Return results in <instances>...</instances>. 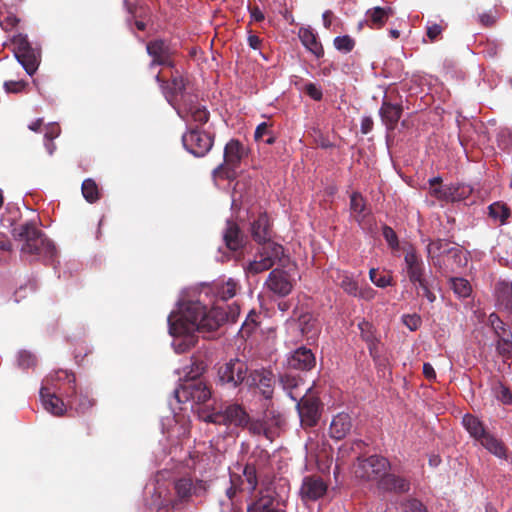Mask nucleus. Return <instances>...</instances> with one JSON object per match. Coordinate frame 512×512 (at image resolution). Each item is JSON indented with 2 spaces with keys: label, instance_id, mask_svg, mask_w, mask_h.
Segmentation results:
<instances>
[{
  "label": "nucleus",
  "instance_id": "nucleus-1",
  "mask_svg": "<svg viewBox=\"0 0 512 512\" xmlns=\"http://www.w3.org/2000/svg\"><path fill=\"white\" fill-rule=\"evenodd\" d=\"M234 319L223 307L214 306L209 311L200 300H180L177 310L168 317L169 333L176 353H184L197 342L195 335L216 330L224 321Z\"/></svg>",
  "mask_w": 512,
  "mask_h": 512
},
{
  "label": "nucleus",
  "instance_id": "nucleus-2",
  "mask_svg": "<svg viewBox=\"0 0 512 512\" xmlns=\"http://www.w3.org/2000/svg\"><path fill=\"white\" fill-rule=\"evenodd\" d=\"M388 468L389 462L386 458L374 455L358 461L355 475L369 481H377L379 487L386 491H408L409 483L401 477L388 473Z\"/></svg>",
  "mask_w": 512,
  "mask_h": 512
},
{
  "label": "nucleus",
  "instance_id": "nucleus-3",
  "mask_svg": "<svg viewBox=\"0 0 512 512\" xmlns=\"http://www.w3.org/2000/svg\"><path fill=\"white\" fill-rule=\"evenodd\" d=\"M13 236L21 242L20 250L24 257L52 258L55 254L54 244L32 222L15 227Z\"/></svg>",
  "mask_w": 512,
  "mask_h": 512
},
{
  "label": "nucleus",
  "instance_id": "nucleus-4",
  "mask_svg": "<svg viewBox=\"0 0 512 512\" xmlns=\"http://www.w3.org/2000/svg\"><path fill=\"white\" fill-rule=\"evenodd\" d=\"M202 369V367L197 365L195 368L192 367L189 372L184 371V376L187 379L174 391L177 401L180 403L190 402L192 409L194 403H205L211 396L208 387L200 380H196L201 374Z\"/></svg>",
  "mask_w": 512,
  "mask_h": 512
},
{
  "label": "nucleus",
  "instance_id": "nucleus-5",
  "mask_svg": "<svg viewBox=\"0 0 512 512\" xmlns=\"http://www.w3.org/2000/svg\"><path fill=\"white\" fill-rule=\"evenodd\" d=\"M260 245L261 247L254 256V259L244 267L248 275H256L269 270L280 261L284 255L283 247L273 241H268Z\"/></svg>",
  "mask_w": 512,
  "mask_h": 512
},
{
  "label": "nucleus",
  "instance_id": "nucleus-6",
  "mask_svg": "<svg viewBox=\"0 0 512 512\" xmlns=\"http://www.w3.org/2000/svg\"><path fill=\"white\" fill-rule=\"evenodd\" d=\"M199 417L206 421L215 424L245 426L248 424V415L239 405L228 406L225 411L217 413L199 414Z\"/></svg>",
  "mask_w": 512,
  "mask_h": 512
},
{
  "label": "nucleus",
  "instance_id": "nucleus-7",
  "mask_svg": "<svg viewBox=\"0 0 512 512\" xmlns=\"http://www.w3.org/2000/svg\"><path fill=\"white\" fill-rule=\"evenodd\" d=\"M427 256L431 258L434 265L438 263L436 259L445 256L447 260H454L457 266H462L466 263V258L461 249L446 240L432 241L427 245Z\"/></svg>",
  "mask_w": 512,
  "mask_h": 512
},
{
  "label": "nucleus",
  "instance_id": "nucleus-8",
  "mask_svg": "<svg viewBox=\"0 0 512 512\" xmlns=\"http://www.w3.org/2000/svg\"><path fill=\"white\" fill-rule=\"evenodd\" d=\"M247 365L239 359H231L218 369L219 382L229 385L232 388L237 387L246 380Z\"/></svg>",
  "mask_w": 512,
  "mask_h": 512
},
{
  "label": "nucleus",
  "instance_id": "nucleus-9",
  "mask_svg": "<svg viewBox=\"0 0 512 512\" xmlns=\"http://www.w3.org/2000/svg\"><path fill=\"white\" fill-rule=\"evenodd\" d=\"M402 271L413 285H423V280L426 279L425 265L421 256L413 247H409L405 251Z\"/></svg>",
  "mask_w": 512,
  "mask_h": 512
},
{
  "label": "nucleus",
  "instance_id": "nucleus-10",
  "mask_svg": "<svg viewBox=\"0 0 512 512\" xmlns=\"http://www.w3.org/2000/svg\"><path fill=\"white\" fill-rule=\"evenodd\" d=\"M185 149L196 157L204 156L212 147L211 136L199 130H190L182 137Z\"/></svg>",
  "mask_w": 512,
  "mask_h": 512
},
{
  "label": "nucleus",
  "instance_id": "nucleus-11",
  "mask_svg": "<svg viewBox=\"0 0 512 512\" xmlns=\"http://www.w3.org/2000/svg\"><path fill=\"white\" fill-rule=\"evenodd\" d=\"M230 479L232 487L227 490L229 498H232L237 489L253 492L257 486L256 469L252 465H246L243 469L242 475L231 473Z\"/></svg>",
  "mask_w": 512,
  "mask_h": 512
},
{
  "label": "nucleus",
  "instance_id": "nucleus-12",
  "mask_svg": "<svg viewBox=\"0 0 512 512\" xmlns=\"http://www.w3.org/2000/svg\"><path fill=\"white\" fill-rule=\"evenodd\" d=\"M327 492V484L318 476L304 477L299 495L303 502L316 501L322 498Z\"/></svg>",
  "mask_w": 512,
  "mask_h": 512
},
{
  "label": "nucleus",
  "instance_id": "nucleus-13",
  "mask_svg": "<svg viewBox=\"0 0 512 512\" xmlns=\"http://www.w3.org/2000/svg\"><path fill=\"white\" fill-rule=\"evenodd\" d=\"M249 387L257 388L265 398H270L273 393V375L270 371L261 369L250 373L246 379Z\"/></svg>",
  "mask_w": 512,
  "mask_h": 512
},
{
  "label": "nucleus",
  "instance_id": "nucleus-14",
  "mask_svg": "<svg viewBox=\"0 0 512 512\" xmlns=\"http://www.w3.org/2000/svg\"><path fill=\"white\" fill-rule=\"evenodd\" d=\"M147 53L152 57L151 67L153 65L172 66L171 56L173 51L163 40H154L147 44Z\"/></svg>",
  "mask_w": 512,
  "mask_h": 512
},
{
  "label": "nucleus",
  "instance_id": "nucleus-15",
  "mask_svg": "<svg viewBox=\"0 0 512 512\" xmlns=\"http://www.w3.org/2000/svg\"><path fill=\"white\" fill-rule=\"evenodd\" d=\"M273 493L270 487L262 489L260 497L248 506L247 512H284L279 500L274 498Z\"/></svg>",
  "mask_w": 512,
  "mask_h": 512
},
{
  "label": "nucleus",
  "instance_id": "nucleus-16",
  "mask_svg": "<svg viewBox=\"0 0 512 512\" xmlns=\"http://www.w3.org/2000/svg\"><path fill=\"white\" fill-rule=\"evenodd\" d=\"M176 110L178 115L188 124L193 122L204 124L209 117L207 110L193 100L184 103L181 107H177Z\"/></svg>",
  "mask_w": 512,
  "mask_h": 512
},
{
  "label": "nucleus",
  "instance_id": "nucleus-17",
  "mask_svg": "<svg viewBox=\"0 0 512 512\" xmlns=\"http://www.w3.org/2000/svg\"><path fill=\"white\" fill-rule=\"evenodd\" d=\"M266 285L270 291L279 296L288 295L293 287L287 273L279 269H274L270 272Z\"/></svg>",
  "mask_w": 512,
  "mask_h": 512
},
{
  "label": "nucleus",
  "instance_id": "nucleus-18",
  "mask_svg": "<svg viewBox=\"0 0 512 512\" xmlns=\"http://www.w3.org/2000/svg\"><path fill=\"white\" fill-rule=\"evenodd\" d=\"M297 409L302 423L313 426L318 419L319 405L314 397L303 396L297 403Z\"/></svg>",
  "mask_w": 512,
  "mask_h": 512
},
{
  "label": "nucleus",
  "instance_id": "nucleus-19",
  "mask_svg": "<svg viewBox=\"0 0 512 512\" xmlns=\"http://www.w3.org/2000/svg\"><path fill=\"white\" fill-rule=\"evenodd\" d=\"M288 366L299 370H309L315 365V356L310 349L300 347L287 358Z\"/></svg>",
  "mask_w": 512,
  "mask_h": 512
},
{
  "label": "nucleus",
  "instance_id": "nucleus-20",
  "mask_svg": "<svg viewBox=\"0 0 512 512\" xmlns=\"http://www.w3.org/2000/svg\"><path fill=\"white\" fill-rule=\"evenodd\" d=\"M40 398L45 410L55 416H61L64 414L66 410L64 402L54 393H51L48 388H41Z\"/></svg>",
  "mask_w": 512,
  "mask_h": 512
},
{
  "label": "nucleus",
  "instance_id": "nucleus-21",
  "mask_svg": "<svg viewBox=\"0 0 512 512\" xmlns=\"http://www.w3.org/2000/svg\"><path fill=\"white\" fill-rule=\"evenodd\" d=\"M494 296L500 307L512 311V280H500L494 288Z\"/></svg>",
  "mask_w": 512,
  "mask_h": 512
},
{
  "label": "nucleus",
  "instance_id": "nucleus-22",
  "mask_svg": "<svg viewBox=\"0 0 512 512\" xmlns=\"http://www.w3.org/2000/svg\"><path fill=\"white\" fill-rule=\"evenodd\" d=\"M380 116L382 122L385 124L388 130L394 129L396 124L398 123L401 114L402 107L398 104H392L384 101L380 108Z\"/></svg>",
  "mask_w": 512,
  "mask_h": 512
},
{
  "label": "nucleus",
  "instance_id": "nucleus-23",
  "mask_svg": "<svg viewBox=\"0 0 512 512\" xmlns=\"http://www.w3.org/2000/svg\"><path fill=\"white\" fill-rule=\"evenodd\" d=\"M478 443L497 458L506 459L507 449L505 445L500 439L496 438L488 431L479 439Z\"/></svg>",
  "mask_w": 512,
  "mask_h": 512
},
{
  "label": "nucleus",
  "instance_id": "nucleus-24",
  "mask_svg": "<svg viewBox=\"0 0 512 512\" xmlns=\"http://www.w3.org/2000/svg\"><path fill=\"white\" fill-rule=\"evenodd\" d=\"M351 418L346 413L337 414L330 425V435L335 439L344 438L351 430Z\"/></svg>",
  "mask_w": 512,
  "mask_h": 512
},
{
  "label": "nucleus",
  "instance_id": "nucleus-25",
  "mask_svg": "<svg viewBox=\"0 0 512 512\" xmlns=\"http://www.w3.org/2000/svg\"><path fill=\"white\" fill-rule=\"evenodd\" d=\"M251 233L259 244L267 243L270 240L269 220L266 214H260L251 225Z\"/></svg>",
  "mask_w": 512,
  "mask_h": 512
},
{
  "label": "nucleus",
  "instance_id": "nucleus-26",
  "mask_svg": "<svg viewBox=\"0 0 512 512\" xmlns=\"http://www.w3.org/2000/svg\"><path fill=\"white\" fill-rule=\"evenodd\" d=\"M175 489L178 496L184 499L192 494L200 495L206 490V483L203 481L193 483L191 479L183 478L176 482Z\"/></svg>",
  "mask_w": 512,
  "mask_h": 512
},
{
  "label": "nucleus",
  "instance_id": "nucleus-27",
  "mask_svg": "<svg viewBox=\"0 0 512 512\" xmlns=\"http://www.w3.org/2000/svg\"><path fill=\"white\" fill-rule=\"evenodd\" d=\"M393 14L391 7H374L366 12V23L371 28H381Z\"/></svg>",
  "mask_w": 512,
  "mask_h": 512
},
{
  "label": "nucleus",
  "instance_id": "nucleus-28",
  "mask_svg": "<svg viewBox=\"0 0 512 512\" xmlns=\"http://www.w3.org/2000/svg\"><path fill=\"white\" fill-rule=\"evenodd\" d=\"M330 276L346 293L351 296H357L358 284L347 272L335 270L331 271Z\"/></svg>",
  "mask_w": 512,
  "mask_h": 512
},
{
  "label": "nucleus",
  "instance_id": "nucleus-29",
  "mask_svg": "<svg viewBox=\"0 0 512 512\" xmlns=\"http://www.w3.org/2000/svg\"><path fill=\"white\" fill-rule=\"evenodd\" d=\"M242 145L237 140H230L224 149V164L226 166H235L242 158Z\"/></svg>",
  "mask_w": 512,
  "mask_h": 512
},
{
  "label": "nucleus",
  "instance_id": "nucleus-30",
  "mask_svg": "<svg viewBox=\"0 0 512 512\" xmlns=\"http://www.w3.org/2000/svg\"><path fill=\"white\" fill-rule=\"evenodd\" d=\"M350 210L353 218L359 223L365 220L369 211L363 197L359 193H353L350 198Z\"/></svg>",
  "mask_w": 512,
  "mask_h": 512
},
{
  "label": "nucleus",
  "instance_id": "nucleus-31",
  "mask_svg": "<svg viewBox=\"0 0 512 512\" xmlns=\"http://www.w3.org/2000/svg\"><path fill=\"white\" fill-rule=\"evenodd\" d=\"M212 289L219 299L226 301L236 295L238 283L229 278L226 282L214 283Z\"/></svg>",
  "mask_w": 512,
  "mask_h": 512
},
{
  "label": "nucleus",
  "instance_id": "nucleus-32",
  "mask_svg": "<svg viewBox=\"0 0 512 512\" xmlns=\"http://www.w3.org/2000/svg\"><path fill=\"white\" fill-rule=\"evenodd\" d=\"M462 423L467 432L470 434V436L474 438L477 442L487 432L483 423L473 415H465L463 417Z\"/></svg>",
  "mask_w": 512,
  "mask_h": 512
},
{
  "label": "nucleus",
  "instance_id": "nucleus-33",
  "mask_svg": "<svg viewBox=\"0 0 512 512\" xmlns=\"http://www.w3.org/2000/svg\"><path fill=\"white\" fill-rule=\"evenodd\" d=\"M224 241L226 246L233 251L238 250L242 246V237L236 224L227 222L224 232Z\"/></svg>",
  "mask_w": 512,
  "mask_h": 512
},
{
  "label": "nucleus",
  "instance_id": "nucleus-34",
  "mask_svg": "<svg viewBox=\"0 0 512 512\" xmlns=\"http://www.w3.org/2000/svg\"><path fill=\"white\" fill-rule=\"evenodd\" d=\"M299 37L303 45L317 57L323 54L321 44L317 41L315 34L310 29H300Z\"/></svg>",
  "mask_w": 512,
  "mask_h": 512
},
{
  "label": "nucleus",
  "instance_id": "nucleus-35",
  "mask_svg": "<svg viewBox=\"0 0 512 512\" xmlns=\"http://www.w3.org/2000/svg\"><path fill=\"white\" fill-rule=\"evenodd\" d=\"M156 80L160 83L162 91L167 99V101L174 106L173 97L176 96L184 89V83L181 78H173L170 85L164 86V82L161 80L160 75H156Z\"/></svg>",
  "mask_w": 512,
  "mask_h": 512
},
{
  "label": "nucleus",
  "instance_id": "nucleus-36",
  "mask_svg": "<svg viewBox=\"0 0 512 512\" xmlns=\"http://www.w3.org/2000/svg\"><path fill=\"white\" fill-rule=\"evenodd\" d=\"M300 329L308 340L315 339L319 333L317 322L310 315H303L299 320Z\"/></svg>",
  "mask_w": 512,
  "mask_h": 512
},
{
  "label": "nucleus",
  "instance_id": "nucleus-37",
  "mask_svg": "<svg viewBox=\"0 0 512 512\" xmlns=\"http://www.w3.org/2000/svg\"><path fill=\"white\" fill-rule=\"evenodd\" d=\"M489 216L500 224H505L511 217V210L505 204L495 202L489 206Z\"/></svg>",
  "mask_w": 512,
  "mask_h": 512
},
{
  "label": "nucleus",
  "instance_id": "nucleus-38",
  "mask_svg": "<svg viewBox=\"0 0 512 512\" xmlns=\"http://www.w3.org/2000/svg\"><path fill=\"white\" fill-rule=\"evenodd\" d=\"M471 191L472 189L464 184L449 185L447 201H462L470 195Z\"/></svg>",
  "mask_w": 512,
  "mask_h": 512
},
{
  "label": "nucleus",
  "instance_id": "nucleus-39",
  "mask_svg": "<svg viewBox=\"0 0 512 512\" xmlns=\"http://www.w3.org/2000/svg\"><path fill=\"white\" fill-rule=\"evenodd\" d=\"M280 384L282 385L283 389L287 391L288 396L294 400L297 401L299 395L294 392L295 389L298 388L299 385V379L296 378L293 375L285 374L281 376L280 378Z\"/></svg>",
  "mask_w": 512,
  "mask_h": 512
},
{
  "label": "nucleus",
  "instance_id": "nucleus-40",
  "mask_svg": "<svg viewBox=\"0 0 512 512\" xmlns=\"http://www.w3.org/2000/svg\"><path fill=\"white\" fill-rule=\"evenodd\" d=\"M451 288L459 298H467L472 292L470 283L464 278H452Z\"/></svg>",
  "mask_w": 512,
  "mask_h": 512
},
{
  "label": "nucleus",
  "instance_id": "nucleus-41",
  "mask_svg": "<svg viewBox=\"0 0 512 512\" xmlns=\"http://www.w3.org/2000/svg\"><path fill=\"white\" fill-rule=\"evenodd\" d=\"M369 278H370L371 282L379 288H385L387 286H390L392 283V278L388 273H385V272L380 273L375 268L370 269Z\"/></svg>",
  "mask_w": 512,
  "mask_h": 512
},
{
  "label": "nucleus",
  "instance_id": "nucleus-42",
  "mask_svg": "<svg viewBox=\"0 0 512 512\" xmlns=\"http://www.w3.org/2000/svg\"><path fill=\"white\" fill-rule=\"evenodd\" d=\"M430 194L435 198L443 201H447V194L449 185H440V178L435 177L429 180Z\"/></svg>",
  "mask_w": 512,
  "mask_h": 512
},
{
  "label": "nucleus",
  "instance_id": "nucleus-43",
  "mask_svg": "<svg viewBox=\"0 0 512 512\" xmlns=\"http://www.w3.org/2000/svg\"><path fill=\"white\" fill-rule=\"evenodd\" d=\"M16 58L29 75H32L37 70V60L34 56L30 55V53H16Z\"/></svg>",
  "mask_w": 512,
  "mask_h": 512
},
{
  "label": "nucleus",
  "instance_id": "nucleus-44",
  "mask_svg": "<svg viewBox=\"0 0 512 512\" xmlns=\"http://www.w3.org/2000/svg\"><path fill=\"white\" fill-rule=\"evenodd\" d=\"M82 194L91 203L98 199V187L92 179L84 180L82 183Z\"/></svg>",
  "mask_w": 512,
  "mask_h": 512
},
{
  "label": "nucleus",
  "instance_id": "nucleus-45",
  "mask_svg": "<svg viewBox=\"0 0 512 512\" xmlns=\"http://www.w3.org/2000/svg\"><path fill=\"white\" fill-rule=\"evenodd\" d=\"M334 46L338 51L349 53L355 46V41L349 35L337 36L334 39Z\"/></svg>",
  "mask_w": 512,
  "mask_h": 512
},
{
  "label": "nucleus",
  "instance_id": "nucleus-46",
  "mask_svg": "<svg viewBox=\"0 0 512 512\" xmlns=\"http://www.w3.org/2000/svg\"><path fill=\"white\" fill-rule=\"evenodd\" d=\"M12 44L14 45L15 54H27L30 52V44L27 37L23 34L14 35L12 38Z\"/></svg>",
  "mask_w": 512,
  "mask_h": 512
},
{
  "label": "nucleus",
  "instance_id": "nucleus-47",
  "mask_svg": "<svg viewBox=\"0 0 512 512\" xmlns=\"http://www.w3.org/2000/svg\"><path fill=\"white\" fill-rule=\"evenodd\" d=\"M19 22V19L16 15H14L11 12L3 11L0 9V26L8 31L13 29L17 23Z\"/></svg>",
  "mask_w": 512,
  "mask_h": 512
},
{
  "label": "nucleus",
  "instance_id": "nucleus-48",
  "mask_svg": "<svg viewBox=\"0 0 512 512\" xmlns=\"http://www.w3.org/2000/svg\"><path fill=\"white\" fill-rule=\"evenodd\" d=\"M71 406L75 408L78 412H85L89 408H91L94 404L93 400L90 399L87 395H79L75 397L71 402Z\"/></svg>",
  "mask_w": 512,
  "mask_h": 512
},
{
  "label": "nucleus",
  "instance_id": "nucleus-49",
  "mask_svg": "<svg viewBox=\"0 0 512 512\" xmlns=\"http://www.w3.org/2000/svg\"><path fill=\"white\" fill-rule=\"evenodd\" d=\"M402 323L410 330V331H416L422 323L421 317L414 313V314H405L402 316Z\"/></svg>",
  "mask_w": 512,
  "mask_h": 512
},
{
  "label": "nucleus",
  "instance_id": "nucleus-50",
  "mask_svg": "<svg viewBox=\"0 0 512 512\" xmlns=\"http://www.w3.org/2000/svg\"><path fill=\"white\" fill-rule=\"evenodd\" d=\"M497 348L501 354L512 357V340L508 336L503 334L499 337Z\"/></svg>",
  "mask_w": 512,
  "mask_h": 512
},
{
  "label": "nucleus",
  "instance_id": "nucleus-51",
  "mask_svg": "<svg viewBox=\"0 0 512 512\" xmlns=\"http://www.w3.org/2000/svg\"><path fill=\"white\" fill-rule=\"evenodd\" d=\"M36 362L34 355L28 351H21L18 354V365L22 368H29Z\"/></svg>",
  "mask_w": 512,
  "mask_h": 512
},
{
  "label": "nucleus",
  "instance_id": "nucleus-52",
  "mask_svg": "<svg viewBox=\"0 0 512 512\" xmlns=\"http://www.w3.org/2000/svg\"><path fill=\"white\" fill-rule=\"evenodd\" d=\"M383 236L392 249L398 248V246H399L398 238L392 228L385 226L383 228Z\"/></svg>",
  "mask_w": 512,
  "mask_h": 512
},
{
  "label": "nucleus",
  "instance_id": "nucleus-53",
  "mask_svg": "<svg viewBox=\"0 0 512 512\" xmlns=\"http://www.w3.org/2000/svg\"><path fill=\"white\" fill-rule=\"evenodd\" d=\"M26 86L24 81H6L4 83L5 91L8 93H19Z\"/></svg>",
  "mask_w": 512,
  "mask_h": 512
},
{
  "label": "nucleus",
  "instance_id": "nucleus-54",
  "mask_svg": "<svg viewBox=\"0 0 512 512\" xmlns=\"http://www.w3.org/2000/svg\"><path fill=\"white\" fill-rule=\"evenodd\" d=\"M305 92L313 99V100H321L322 91L321 89L315 85L314 83H308L305 85Z\"/></svg>",
  "mask_w": 512,
  "mask_h": 512
},
{
  "label": "nucleus",
  "instance_id": "nucleus-55",
  "mask_svg": "<svg viewBox=\"0 0 512 512\" xmlns=\"http://www.w3.org/2000/svg\"><path fill=\"white\" fill-rule=\"evenodd\" d=\"M358 327L361 331L362 337L366 341H372V339H373L372 325L369 322L363 320L358 324Z\"/></svg>",
  "mask_w": 512,
  "mask_h": 512
},
{
  "label": "nucleus",
  "instance_id": "nucleus-56",
  "mask_svg": "<svg viewBox=\"0 0 512 512\" xmlns=\"http://www.w3.org/2000/svg\"><path fill=\"white\" fill-rule=\"evenodd\" d=\"M267 134H270L269 125L267 122H262L256 127L254 138L256 141H261Z\"/></svg>",
  "mask_w": 512,
  "mask_h": 512
},
{
  "label": "nucleus",
  "instance_id": "nucleus-57",
  "mask_svg": "<svg viewBox=\"0 0 512 512\" xmlns=\"http://www.w3.org/2000/svg\"><path fill=\"white\" fill-rule=\"evenodd\" d=\"M375 295L376 291L373 288H371L370 286H365L362 288L358 287V294L356 297H359L364 300H372L374 299Z\"/></svg>",
  "mask_w": 512,
  "mask_h": 512
},
{
  "label": "nucleus",
  "instance_id": "nucleus-58",
  "mask_svg": "<svg viewBox=\"0 0 512 512\" xmlns=\"http://www.w3.org/2000/svg\"><path fill=\"white\" fill-rule=\"evenodd\" d=\"M416 286L422 290L423 296L426 297L429 302L432 303L435 301L436 296L433 292L430 291L427 279L423 280V285L416 284Z\"/></svg>",
  "mask_w": 512,
  "mask_h": 512
},
{
  "label": "nucleus",
  "instance_id": "nucleus-59",
  "mask_svg": "<svg viewBox=\"0 0 512 512\" xmlns=\"http://www.w3.org/2000/svg\"><path fill=\"white\" fill-rule=\"evenodd\" d=\"M489 322L496 331V333L499 335V337L502 336V334H500V330L504 331V323L499 319V317L496 314L492 313L489 316Z\"/></svg>",
  "mask_w": 512,
  "mask_h": 512
},
{
  "label": "nucleus",
  "instance_id": "nucleus-60",
  "mask_svg": "<svg viewBox=\"0 0 512 512\" xmlns=\"http://www.w3.org/2000/svg\"><path fill=\"white\" fill-rule=\"evenodd\" d=\"M60 134V128L57 124H49L46 128L45 138L47 140H53Z\"/></svg>",
  "mask_w": 512,
  "mask_h": 512
},
{
  "label": "nucleus",
  "instance_id": "nucleus-61",
  "mask_svg": "<svg viewBox=\"0 0 512 512\" xmlns=\"http://www.w3.org/2000/svg\"><path fill=\"white\" fill-rule=\"evenodd\" d=\"M373 128V120L369 116H365L361 120V132L368 134Z\"/></svg>",
  "mask_w": 512,
  "mask_h": 512
},
{
  "label": "nucleus",
  "instance_id": "nucleus-62",
  "mask_svg": "<svg viewBox=\"0 0 512 512\" xmlns=\"http://www.w3.org/2000/svg\"><path fill=\"white\" fill-rule=\"evenodd\" d=\"M442 28L438 24H432L431 26H428L427 28V36L434 40L437 38V36L441 33Z\"/></svg>",
  "mask_w": 512,
  "mask_h": 512
},
{
  "label": "nucleus",
  "instance_id": "nucleus-63",
  "mask_svg": "<svg viewBox=\"0 0 512 512\" xmlns=\"http://www.w3.org/2000/svg\"><path fill=\"white\" fill-rule=\"evenodd\" d=\"M423 374L428 380H434L436 378L435 370L430 363H424Z\"/></svg>",
  "mask_w": 512,
  "mask_h": 512
},
{
  "label": "nucleus",
  "instance_id": "nucleus-64",
  "mask_svg": "<svg viewBox=\"0 0 512 512\" xmlns=\"http://www.w3.org/2000/svg\"><path fill=\"white\" fill-rule=\"evenodd\" d=\"M498 397L501 399L504 403H512V393L509 391V389L502 387Z\"/></svg>",
  "mask_w": 512,
  "mask_h": 512
}]
</instances>
